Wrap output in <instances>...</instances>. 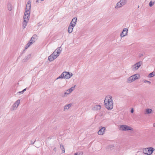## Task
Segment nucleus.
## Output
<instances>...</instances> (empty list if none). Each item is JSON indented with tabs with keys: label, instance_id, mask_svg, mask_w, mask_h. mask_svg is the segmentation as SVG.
I'll return each instance as SVG.
<instances>
[{
	"label": "nucleus",
	"instance_id": "1",
	"mask_svg": "<svg viewBox=\"0 0 155 155\" xmlns=\"http://www.w3.org/2000/svg\"><path fill=\"white\" fill-rule=\"evenodd\" d=\"M31 2L30 0H29L26 4L25 11L23 17L22 27L24 29L26 28L27 23L28 22L29 18H30V12L29 11L31 9Z\"/></svg>",
	"mask_w": 155,
	"mask_h": 155
},
{
	"label": "nucleus",
	"instance_id": "2",
	"mask_svg": "<svg viewBox=\"0 0 155 155\" xmlns=\"http://www.w3.org/2000/svg\"><path fill=\"white\" fill-rule=\"evenodd\" d=\"M106 107L108 110H111L113 107V102L112 97L111 96L108 95L106 97L104 101Z\"/></svg>",
	"mask_w": 155,
	"mask_h": 155
},
{
	"label": "nucleus",
	"instance_id": "3",
	"mask_svg": "<svg viewBox=\"0 0 155 155\" xmlns=\"http://www.w3.org/2000/svg\"><path fill=\"white\" fill-rule=\"evenodd\" d=\"M73 74L71 72H69L67 71H64L57 78L56 80L60 79H68L70 78L72 76Z\"/></svg>",
	"mask_w": 155,
	"mask_h": 155
},
{
	"label": "nucleus",
	"instance_id": "4",
	"mask_svg": "<svg viewBox=\"0 0 155 155\" xmlns=\"http://www.w3.org/2000/svg\"><path fill=\"white\" fill-rule=\"evenodd\" d=\"M140 75L138 74H136L132 75L127 79V82L128 83H131L139 78Z\"/></svg>",
	"mask_w": 155,
	"mask_h": 155
},
{
	"label": "nucleus",
	"instance_id": "5",
	"mask_svg": "<svg viewBox=\"0 0 155 155\" xmlns=\"http://www.w3.org/2000/svg\"><path fill=\"white\" fill-rule=\"evenodd\" d=\"M142 64V61H139L132 65L131 67V70L133 71H137Z\"/></svg>",
	"mask_w": 155,
	"mask_h": 155
},
{
	"label": "nucleus",
	"instance_id": "6",
	"mask_svg": "<svg viewBox=\"0 0 155 155\" xmlns=\"http://www.w3.org/2000/svg\"><path fill=\"white\" fill-rule=\"evenodd\" d=\"M127 2V0H120L116 5L115 8L118 9L121 8L126 4Z\"/></svg>",
	"mask_w": 155,
	"mask_h": 155
},
{
	"label": "nucleus",
	"instance_id": "7",
	"mask_svg": "<svg viewBox=\"0 0 155 155\" xmlns=\"http://www.w3.org/2000/svg\"><path fill=\"white\" fill-rule=\"evenodd\" d=\"M60 54H58L57 52L54 51L53 53L48 57V60L50 61H52L56 58Z\"/></svg>",
	"mask_w": 155,
	"mask_h": 155
},
{
	"label": "nucleus",
	"instance_id": "8",
	"mask_svg": "<svg viewBox=\"0 0 155 155\" xmlns=\"http://www.w3.org/2000/svg\"><path fill=\"white\" fill-rule=\"evenodd\" d=\"M154 149L153 147L146 148L143 149V153L148 155L151 154L153 151Z\"/></svg>",
	"mask_w": 155,
	"mask_h": 155
},
{
	"label": "nucleus",
	"instance_id": "9",
	"mask_svg": "<svg viewBox=\"0 0 155 155\" xmlns=\"http://www.w3.org/2000/svg\"><path fill=\"white\" fill-rule=\"evenodd\" d=\"M20 100H18L15 103L12 107L11 108L12 110H14L17 109L18 106L20 104Z\"/></svg>",
	"mask_w": 155,
	"mask_h": 155
},
{
	"label": "nucleus",
	"instance_id": "10",
	"mask_svg": "<svg viewBox=\"0 0 155 155\" xmlns=\"http://www.w3.org/2000/svg\"><path fill=\"white\" fill-rule=\"evenodd\" d=\"M128 31V29L127 28L124 29L123 31L120 34V36L121 38L124 37L127 35Z\"/></svg>",
	"mask_w": 155,
	"mask_h": 155
},
{
	"label": "nucleus",
	"instance_id": "11",
	"mask_svg": "<svg viewBox=\"0 0 155 155\" xmlns=\"http://www.w3.org/2000/svg\"><path fill=\"white\" fill-rule=\"evenodd\" d=\"M120 130H131L133 129L131 127H120L119 128Z\"/></svg>",
	"mask_w": 155,
	"mask_h": 155
},
{
	"label": "nucleus",
	"instance_id": "12",
	"mask_svg": "<svg viewBox=\"0 0 155 155\" xmlns=\"http://www.w3.org/2000/svg\"><path fill=\"white\" fill-rule=\"evenodd\" d=\"M102 127L101 128L99 129H100L98 131L97 133L99 135H103L104 134L105 130L106 129V128L104 127Z\"/></svg>",
	"mask_w": 155,
	"mask_h": 155
},
{
	"label": "nucleus",
	"instance_id": "13",
	"mask_svg": "<svg viewBox=\"0 0 155 155\" xmlns=\"http://www.w3.org/2000/svg\"><path fill=\"white\" fill-rule=\"evenodd\" d=\"M74 26L70 24L69 26L68 27V31L69 33H71L73 31V28Z\"/></svg>",
	"mask_w": 155,
	"mask_h": 155
},
{
	"label": "nucleus",
	"instance_id": "14",
	"mask_svg": "<svg viewBox=\"0 0 155 155\" xmlns=\"http://www.w3.org/2000/svg\"><path fill=\"white\" fill-rule=\"evenodd\" d=\"M77 21V18L76 17H75L72 19L70 24L75 26L76 25Z\"/></svg>",
	"mask_w": 155,
	"mask_h": 155
},
{
	"label": "nucleus",
	"instance_id": "15",
	"mask_svg": "<svg viewBox=\"0 0 155 155\" xmlns=\"http://www.w3.org/2000/svg\"><path fill=\"white\" fill-rule=\"evenodd\" d=\"M72 105V104L70 103L65 105L64 107V111H65L68 110L71 107Z\"/></svg>",
	"mask_w": 155,
	"mask_h": 155
},
{
	"label": "nucleus",
	"instance_id": "16",
	"mask_svg": "<svg viewBox=\"0 0 155 155\" xmlns=\"http://www.w3.org/2000/svg\"><path fill=\"white\" fill-rule=\"evenodd\" d=\"M101 108V106L100 105H96L93 108L94 110H100Z\"/></svg>",
	"mask_w": 155,
	"mask_h": 155
},
{
	"label": "nucleus",
	"instance_id": "17",
	"mask_svg": "<svg viewBox=\"0 0 155 155\" xmlns=\"http://www.w3.org/2000/svg\"><path fill=\"white\" fill-rule=\"evenodd\" d=\"M75 87V86H74V87H71L70 88L67 90V91L68 92V94H69L71 93L73 90H74Z\"/></svg>",
	"mask_w": 155,
	"mask_h": 155
},
{
	"label": "nucleus",
	"instance_id": "18",
	"mask_svg": "<svg viewBox=\"0 0 155 155\" xmlns=\"http://www.w3.org/2000/svg\"><path fill=\"white\" fill-rule=\"evenodd\" d=\"M62 48L61 47H59L55 51L58 53V54H60L62 51Z\"/></svg>",
	"mask_w": 155,
	"mask_h": 155
},
{
	"label": "nucleus",
	"instance_id": "19",
	"mask_svg": "<svg viewBox=\"0 0 155 155\" xmlns=\"http://www.w3.org/2000/svg\"><path fill=\"white\" fill-rule=\"evenodd\" d=\"M105 114V112L104 111H101L98 114V115L99 116L101 117H103Z\"/></svg>",
	"mask_w": 155,
	"mask_h": 155
},
{
	"label": "nucleus",
	"instance_id": "20",
	"mask_svg": "<svg viewBox=\"0 0 155 155\" xmlns=\"http://www.w3.org/2000/svg\"><path fill=\"white\" fill-rule=\"evenodd\" d=\"M69 94L68 92L67 91L66 92H64V94L62 95V97H65L67 96Z\"/></svg>",
	"mask_w": 155,
	"mask_h": 155
},
{
	"label": "nucleus",
	"instance_id": "21",
	"mask_svg": "<svg viewBox=\"0 0 155 155\" xmlns=\"http://www.w3.org/2000/svg\"><path fill=\"white\" fill-rule=\"evenodd\" d=\"M152 111V110L150 109H147L146 110V113L147 114H149L151 113Z\"/></svg>",
	"mask_w": 155,
	"mask_h": 155
},
{
	"label": "nucleus",
	"instance_id": "22",
	"mask_svg": "<svg viewBox=\"0 0 155 155\" xmlns=\"http://www.w3.org/2000/svg\"><path fill=\"white\" fill-rule=\"evenodd\" d=\"M60 148L62 150V152L63 153L65 152V150L64 146L63 145H60Z\"/></svg>",
	"mask_w": 155,
	"mask_h": 155
},
{
	"label": "nucleus",
	"instance_id": "23",
	"mask_svg": "<svg viewBox=\"0 0 155 155\" xmlns=\"http://www.w3.org/2000/svg\"><path fill=\"white\" fill-rule=\"evenodd\" d=\"M155 75V73L153 72H152V73H150L149 74V77L150 78H151L153 76H154Z\"/></svg>",
	"mask_w": 155,
	"mask_h": 155
},
{
	"label": "nucleus",
	"instance_id": "24",
	"mask_svg": "<svg viewBox=\"0 0 155 155\" xmlns=\"http://www.w3.org/2000/svg\"><path fill=\"white\" fill-rule=\"evenodd\" d=\"M155 1H154L153 2L152 1L150 2L149 3V5L150 7H151L154 3Z\"/></svg>",
	"mask_w": 155,
	"mask_h": 155
},
{
	"label": "nucleus",
	"instance_id": "25",
	"mask_svg": "<svg viewBox=\"0 0 155 155\" xmlns=\"http://www.w3.org/2000/svg\"><path fill=\"white\" fill-rule=\"evenodd\" d=\"M37 36L36 35H34L32 36V37L31 38H32V39L33 38H34L35 39L37 37Z\"/></svg>",
	"mask_w": 155,
	"mask_h": 155
},
{
	"label": "nucleus",
	"instance_id": "26",
	"mask_svg": "<svg viewBox=\"0 0 155 155\" xmlns=\"http://www.w3.org/2000/svg\"><path fill=\"white\" fill-rule=\"evenodd\" d=\"M143 82L144 83H148L149 84H151L150 82L147 80H144Z\"/></svg>",
	"mask_w": 155,
	"mask_h": 155
},
{
	"label": "nucleus",
	"instance_id": "27",
	"mask_svg": "<svg viewBox=\"0 0 155 155\" xmlns=\"http://www.w3.org/2000/svg\"><path fill=\"white\" fill-rule=\"evenodd\" d=\"M74 155H83L82 153H74Z\"/></svg>",
	"mask_w": 155,
	"mask_h": 155
},
{
	"label": "nucleus",
	"instance_id": "28",
	"mask_svg": "<svg viewBox=\"0 0 155 155\" xmlns=\"http://www.w3.org/2000/svg\"><path fill=\"white\" fill-rule=\"evenodd\" d=\"M29 46L28 45V44H27L26 45V46L25 47V49H27L28 47H29Z\"/></svg>",
	"mask_w": 155,
	"mask_h": 155
},
{
	"label": "nucleus",
	"instance_id": "29",
	"mask_svg": "<svg viewBox=\"0 0 155 155\" xmlns=\"http://www.w3.org/2000/svg\"><path fill=\"white\" fill-rule=\"evenodd\" d=\"M18 93H20L21 94H23L24 93V92L22 91H19V92H18Z\"/></svg>",
	"mask_w": 155,
	"mask_h": 155
},
{
	"label": "nucleus",
	"instance_id": "30",
	"mask_svg": "<svg viewBox=\"0 0 155 155\" xmlns=\"http://www.w3.org/2000/svg\"><path fill=\"white\" fill-rule=\"evenodd\" d=\"M143 55V54H139V57H141Z\"/></svg>",
	"mask_w": 155,
	"mask_h": 155
},
{
	"label": "nucleus",
	"instance_id": "31",
	"mask_svg": "<svg viewBox=\"0 0 155 155\" xmlns=\"http://www.w3.org/2000/svg\"><path fill=\"white\" fill-rule=\"evenodd\" d=\"M35 140L34 142H33L32 141H31V144H33L35 142Z\"/></svg>",
	"mask_w": 155,
	"mask_h": 155
},
{
	"label": "nucleus",
	"instance_id": "32",
	"mask_svg": "<svg viewBox=\"0 0 155 155\" xmlns=\"http://www.w3.org/2000/svg\"><path fill=\"white\" fill-rule=\"evenodd\" d=\"M131 112L132 113H133L134 112V109L133 108H132L131 110Z\"/></svg>",
	"mask_w": 155,
	"mask_h": 155
},
{
	"label": "nucleus",
	"instance_id": "33",
	"mask_svg": "<svg viewBox=\"0 0 155 155\" xmlns=\"http://www.w3.org/2000/svg\"><path fill=\"white\" fill-rule=\"evenodd\" d=\"M35 39H34V38H33V39H32V40H33V41H32V42L33 43H34V42H35Z\"/></svg>",
	"mask_w": 155,
	"mask_h": 155
},
{
	"label": "nucleus",
	"instance_id": "34",
	"mask_svg": "<svg viewBox=\"0 0 155 155\" xmlns=\"http://www.w3.org/2000/svg\"><path fill=\"white\" fill-rule=\"evenodd\" d=\"M29 44H30V45H31V44H33V43L32 42H30V41H29V42H28Z\"/></svg>",
	"mask_w": 155,
	"mask_h": 155
},
{
	"label": "nucleus",
	"instance_id": "35",
	"mask_svg": "<svg viewBox=\"0 0 155 155\" xmlns=\"http://www.w3.org/2000/svg\"><path fill=\"white\" fill-rule=\"evenodd\" d=\"M26 90V88H25L23 90H22V91L23 92H24Z\"/></svg>",
	"mask_w": 155,
	"mask_h": 155
},
{
	"label": "nucleus",
	"instance_id": "36",
	"mask_svg": "<svg viewBox=\"0 0 155 155\" xmlns=\"http://www.w3.org/2000/svg\"><path fill=\"white\" fill-rule=\"evenodd\" d=\"M32 41H33V40H32V38H31V39L30 40V41H30V42H32Z\"/></svg>",
	"mask_w": 155,
	"mask_h": 155
},
{
	"label": "nucleus",
	"instance_id": "37",
	"mask_svg": "<svg viewBox=\"0 0 155 155\" xmlns=\"http://www.w3.org/2000/svg\"><path fill=\"white\" fill-rule=\"evenodd\" d=\"M27 44H28V45L29 46H30V44H29L28 43Z\"/></svg>",
	"mask_w": 155,
	"mask_h": 155
},
{
	"label": "nucleus",
	"instance_id": "38",
	"mask_svg": "<svg viewBox=\"0 0 155 155\" xmlns=\"http://www.w3.org/2000/svg\"><path fill=\"white\" fill-rule=\"evenodd\" d=\"M153 126H155V123H153Z\"/></svg>",
	"mask_w": 155,
	"mask_h": 155
},
{
	"label": "nucleus",
	"instance_id": "39",
	"mask_svg": "<svg viewBox=\"0 0 155 155\" xmlns=\"http://www.w3.org/2000/svg\"><path fill=\"white\" fill-rule=\"evenodd\" d=\"M120 126H127L126 125H120Z\"/></svg>",
	"mask_w": 155,
	"mask_h": 155
},
{
	"label": "nucleus",
	"instance_id": "40",
	"mask_svg": "<svg viewBox=\"0 0 155 155\" xmlns=\"http://www.w3.org/2000/svg\"><path fill=\"white\" fill-rule=\"evenodd\" d=\"M41 0V1H43L44 0Z\"/></svg>",
	"mask_w": 155,
	"mask_h": 155
},
{
	"label": "nucleus",
	"instance_id": "41",
	"mask_svg": "<svg viewBox=\"0 0 155 155\" xmlns=\"http://www.w3.org/2000/svg\"><path fill=\"white\" fill-rule=\"evenodd\" d=\"M153 1H155V0H153Z\"/></svg>",
	"mask_w": 155,
	"mask_h": 155
}]
</instances>
